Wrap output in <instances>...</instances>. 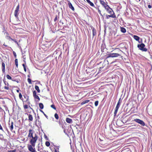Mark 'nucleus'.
Listing matches in <instances>:
<instances>
[{
    "mask_svg": "<svg viewBox=\"0 0 152 152\" xmlns=\"http://www.w3.org/2000/svg\"><path fill=\"white\" fill-rule=\"evenodd\" d=\"M64 133H65V130H64Z\"/></svg>",
    "mask_w": 152,
    "mask_h": 152,
    "instance_id": "obj_51",
    "label": "nucleus"
},
{
    "mask_svg": "<svg viewBox=\"0 0 152 152\" xmlns=\"http://www.w3.org/2000/svg\"><path fill=\"white\" fill-rule=\"evenodd\" d=\"M13 54L14 55V56L15 57V58H16V56H17V55H16V54L15 53V51H13Z\"/></svg>",
    "mask_w": 152,
    "mask_h": 152,
    "instance_id": "obj_35",
    "label": "nucleus"
},
{
    "mask_svg": "<svg viewBox=\"0 0 152 152\" xmlns=\"http://www.w3.org/2000/svg\"><path fill=\"white\" fill-rule=\"evenodd\" d=\"M39 105L40 109H42L43 108L44 106L43 104L42 103H39Z\"/></svg>",
    "mask_w": 152,
    "mask_h": 152,
    "instance_id": "obj_24",
    "label": "nucleus"
},
{
    "mask_svg": "<svg viewBox=\"0 0 152 152\" xmlns=\"http://www.w3.org/2000/svg\"><path fill=\"white\" fill-rule=\"evenodd\" d=\"M27 80H28V83L29 84H31L32 83H31V80L30 79L28 78L27 79Z\"/></svg>",
    "mask_w": 152,
    "mask_h": 152,
    "instance_id": "obj_31",
    "label": "nucleus"
},
{
    "mask_svg": "<svg viewBox=\"0 0 152 152\" xmlns=\"http://www.w3.org/2000/svg\"><path fill=\"white\" fill-rule=\"evenodd\" d=\"M34 130L30 129L29 130L28 137L31 138L30 141V143L33 147H34L36 141L38 139V136L35 133L34 135Z\"/></svg>",
    "mask_w": 152,
    "mask_h": 152,
    "instance_id": "obj_1",
    "label": "nucleus"
},
{
    "mask_svg": "<svg viewBox=\"0 0 152 152\" xmlns=\"http://www.w3.org/2000/svg\"><path fill=\"white\" fill-rule=\"evenodd\" d=\"M37 152L36 151V152Z\"/></svg>",
    "mask_w": 152,
    "mask_h": 152,
    "instance_id": "obj_55",
    "label": "nucleus"
},
{
    "mask_svg": "<svg viewBox=\"0 0 152 152\" xmlns=\"http://www.w3.org/2000/svg\"><path fill=\"white\" fill-rule=\"evenodd\" d=\"M99 102L98 101H96L95 102V105L96 106H97Z\"/></svg>",
    "mask_w": 152,
    "mask_h": 152,
    "instance_id": "obj_33",
    "label": "nucleus"
},
{
    "mask_svg": "<svg viewBox=\"0 0 152 152\" xmlns=\"http://www.w3.org/2000/svg\"><path fill=\"white\" fill-rule=\"evenodd\" d=\"M35 89L37 91L38 93L40 92V91L39 88V87L37 86L36 85L35 86Z\"/></svg>",
    "mask_w": 152,
    "mask_h": 152,
    "instance_id": "obj_21",
    "label": "nucleus"
},
{
    "mask_svg": "<svg viewBox=\"0 0 152 152\" xmlns=\"http://www.w3.org/2000/svg\"><path fill=\"white\" fill-rule=\"evenodd\" d=\"M44 114L45 115V117H46V118H47L48 116H47L46 115H45V113H44Z\"/></svg>",
    "mask_w": 152,
    "mask_h": 152,
    "instance_id": "obj_46",
    "label": "nucleus"
},
{
    "mask_svg": "<svg viewBox=\"0 0 152 152\" xmlns=\"http://www.w3.org/2000/svg\"><path fill=\"white\" fill-rule=\"evenodd\" d=\"M28 77H30L29 75H28Z\"/></svg>",
    "mask_w": 152,
    "mask_h": 152,
    "instance_id": "obj_52",
    "label": "nucleus"
},
{
    "mask_svg": "<svg viewBox=\"0 0 152 152\" xmlns=\"http://www.w3.org/2000/svg\"><path fill=\"white\" fill-rule=\"evenodd\" d=\"M111 17L113 18H116V16L115 15H106V19H109Z\"/></svg>",
    "mask_w": 152,
    "mask_h": 152,
    "instance_id": "obj_13",
    "label": "nucleus"
},
{
    "mask_svg": "<svg viewBox=\"0 0 152 152\" xmlns=\"http://www.w3.org/2000/svg\"><path fill=\"white\" fill-rule=\"evenodd\" d=\"M99 140L101 141H102V140L100 138H99Z\"/></svg>",
    "mask_w": 152,
    "mask_h": 152,
    "instance_id": "obj_50",
    "label": "nucleus"
},
{
    "mask_svg": "<svg viewBox=\"0 0 152 152\" xmlns=\"http://www.w3.org/2000/svg\"><path fill=\"white\" fill-rule=\"evenodd\" d=\"M89 101H90V100H85V101H83L82 102L81 104V105H83L86 103L88 102Z\"/></svg>",
    "mask_w": 152,
    "mask_h": 152,
    "instance_id": "obj_20",
    "label": "nucleus"
},
{
    "mask_svg": "<svg viewBox=\"0 0 152 152\" xmlns=\"http://www.w3.org/2000/svg\"><path fill=\"white\" fill-rule=\"evenodd\" d=\"M36 94H37L36 91H34L33 92V95L34 97L36 96H37V95Z\"/></svg>",
    "mask_w": 152,
    "mask_h": 152,
    "instance_id": "obj_32",
    "label": "nucleus"
},
{
    "mask_svg": "<svg viewBox=\"0 0 152 152\" xmlns=\"http://www.w3.org/2000/svg\"><path fill=\"white\" fill-rule=\"evenodd\" d=\"M16 91L18 92V93L19 91V90H16Z\"/></svg>",
    "mask_w": 152,
    "mask_h": 152,
    "instance_id": "obj_45",
    "label": "nucleus"
},
{
    "mask_svg": "<svg viewBox=\"0 0 152 152\" xmlns=\"http://www.w3.org/2000/svg\"><path fill=\"white\" fill-rule=\"evenodd\" d=\"M40 111H41V112H42V113H44V112L43 111H42V110H40Z\"/></svg>",
    "mask_w": 152,
    "mask_h": 152,
    "instance_id": "obj_47",
    "label": "nucleus"
},
{
    "mask_svg": "<svg viewBox=\"0 0 152 152\" xmlns=\"http://www.w3.org/2000/svg\"><path fill=\"white\" fill-rule=\"evenodd\" d=\"M9 127L11 131H12L13 129V122H11V124L9 123Z\"/></svg>",
    "mask_w": 152,
    "mask_h": 152,
    "instance_id": "obj_12",
    "label": "nucleus"
},
{
    "mask_svg": "<svg viewBox=\"0 0 152 152\" xmlns=\"http://www.w3.org/2000/svg\"><path fill=\"white\" fill-rule=\"evenodd\" d=\"M32 145H29L28 146V150L31 152H35L36 150H35V148H34L33 147Z\"/></svg>",
    "mask_w": 152,
    "mask_h": 152,
    "instance_id": "obj_9",
    "label": "nucleus"
},
{
    "mask_svg": "<svg viewBox=\"0 0 152 152\" xmlns=\"http://www.w3.org/2000/svg\"><path fill=\"white\" fill-rule=\"evenodd\" d=\"M66 121L69 124H72L73 122L72 119L68 118H66Z\"/></svg>",
    "mask_w": 152,
    "mask_h": 152,
    "instance_id": "obj_14",
    "label": "nucleus"
},
{
    "mask_svg": "<svg viewBox=\"0 0 152 152\" xmlns=\"http://www.w3.org/2000/svg\"><path fill=\"white\" fill-rule=\"evenodd\" d=\"M100 3L102 5L104 6L105 9H106L107 7H109L108 5L107 4V3L104 1L100 0Z\"/></svg>",
    "mask_w": 152,
    "mask_h": 152,
    "instance_id": "obj_7",
    "label": "nucleus"
},
{
    "mask_svg": "<svg viewBox=\"0 0 152 152\" xmlns=\"http://www.w3.org/2000/svg\"><path fill=\"white\" fill-rule=\"evenodd\" d=\"M107 11L110 15H115L114 12L113 10L109 6L108 8H107L106 9Z\"/></svg>",
    "mask_w": 152,
    "mask_h": 152,
    "instance_id": "obj_8",
    "label": "nucleus"
},
{
    "mask_svg": "<svg viewBox=\"0 0 152 152\" xmlns=\"http://www.w3.org/2000/svg\"><path fill=\"white\" fill-rule=\"evenodd\" d=\"M57 20V15H56L54 19V21L56 22Z\"/></svg>",
    "mask_w": 152,
    "mask_h": 152,
    "instance_id": "obj_39",
    "label": "nucleus"
},
{
    "mask_svg": "<svg viewBox=\"0 0 152 152\" xmlns=\"http://www.w3.org/2000/svg\"><path fill=\"white\" fill-rule=\"evenodd\" d=\"M130 127L132 129H135L137 127V126L136 125L134 124L130 126Z\"/></svg>",
    "mask_w": 152,
    "mask_h": 152,
    "instance_id": "obj_25",
    "label": "nucleus"
},
{
    "mask_svg": "<svg viewBox=\"0 0 152 152\" xmlns=\"http://www.w3.org/2000/svg\"><path fill=\"white\" fill-rule=\"evenodd\" d=\"M34 98L35 99H37L38 100V101H39L40 100L39 98L37 95L36 96H34Z\"/></svg>",
    "mask_w": 152,
    "mask_h": 152,
    "instance_id": "obj_30",
    "label": "nucleus"
},
{
    "mask_svg": "<svg viewBox=\"0 0 152 152\" xmlns=\"http://www.w3.org/2000/svg\"><path fill=\"white\" fill-rule=\"evenodd\" d=\"M2 71L3 72H5V64L4 63L2 62Z\"/></svg>",
    "mask_w": 152,
    "mask_h": 152,
    "instance_id": "obj_17",
    "label": "nucleus"
},
{
    "mask_svg": "<svg viewBox=\"0 0 152 152\" xmlns=\"http://www.w3.org/2000/svg\"><path fill=\"white\" fill-rule=\"evenodd\" d=\"M118 50L119 52H121V50H119V49H118Z\"/></svg>",
    "mask_w": 152,
    "mask_h": 152,
    "instance_id": "obj_49",
    "label": "nucleus"
},
{
    "mask_svg": "<svg viewBox=\"0 0 152 152\" xmlns=\"http://www.w3.org/2000/svg\"><path fill=\"white\" fill-rule=\"evenodd\" d=\"M121 32L123 33H124L126 32V30L123 27H121Z\"/></svg>",
    "mask_w": 152,
    "mask_h": 152,
    "instance_id": "obj_23",
    "label": "nucleus"
},
{
    "mask_svg": "<svg viewBox=\"0 0 152 152\" xmlns=\"http://www.w3.org/2000/svg\"><path fill=\"white\" fill-rule=\"evenodd\" d=\"M6 77L7 78V79L9 80H12L13 81H15V80H13L11 77H10L9 75H6Z\"/></svg>",
    "mask_w": 152,
    "mask_h": 152,
    "instance_id": "obj_22",
    "label": "nucleus"
},
{
    "mask_svg": "<svg viewBox=\"0 0 152 152\" xmlns=\"http://www.w3.org/2000/svg\"><path fill=\"white\" fill-rule=\"evenodd\" d=\"M45 144L48 147L50 145V142L48 141H46Z\"/></svg>",
    "mask_w": 152,
    "mask_h": 152,
    "instance_id": "obj_29",
    "label": "nucleus"
},
{
    "mask_svg": "<svg viewBox=\"0 0 152 152\" xmlns=\"http://www.w3.org/2000/svg\"><path fill=\"white\" fill-rule=\"evenodd\" d=\"M19 5H18L17 6L16 8L15 9V12H14L15 16L17 18V17H18V15L19 14V13H18V12L19 10Z\"/></svg>",
    "mask_w": 152,
    "mask_h": 152,
    "instance_id": "obj_6",
    "label": "nucleus"
},
{
    "mask_svg": "<svg viewBox=\"0 0 152 152\" xmlns=\"http://www.w3.org/2000/svg\"><path fill=\"white\" fill-rule=\"evenodd\" d=\"M99 13H100L101 15L102 16V15L101 13V11L100 10H99Z\"/></svg>",
    "mask_w": 152,
    "mask_h": 152,
    "instance_id": "obj_48",
    "label": "nucleus"
},
{
    "mask_svg": "<svg viewBox=\"0 0 152 152\" xmlns=\"http://www.w3.org/2000/svg\"><path fill=\"white\" fill-rule=\"evenodd\" d=\"M151 152H152V143H151Z\"/></svg>",
    "mask_w": 152,
    "mask_h": 152,
    "instance_id": "obj_42",
    "label": "nucleus"
},
{
    "mask_svg": "<svg viewBox=\"0 0 152 152\" xmlns=\"http://www.w3.org/2000/svg\"><path fill=\"white\" fill-rule=\"evenodd\" d=\"M9 37L10 39H11L12 40L14 41V42H15V43H16V44H17L18 45V42H17V41L15 40V39H12V38H11L10 37Z\"/></svg>",
    "mask_w": 152,
    "mask_h": 152,
    "instance_id": "obj_27",
    "label": "nucleus"
},
{
    "mask_svg": "<svg viewBox=\"0 0 152 152\" xmlns=\"http://www.w3.org/2000/svg\"><path fill=\"white\" fill-rule=\"evenodd\" d=\"M68 4L69 7L72 10L74 11L75 9L72 6V4L69 1H68Z\"/></svg>",
    "mask_w": 152,
    "mask_h": 152,
    "instance_id": "obj_11",
    "label": "nucleus"
},
{
    "mask_svg": "<svg viewBox=\"0 0 152 152\" xmlns=\"http://www.w3.org/2000/svg\"><path fill=\"white\" fill-rule=\"evenodd\" d=\"M60 121H59V124H60Z\"/></svg>",
    "mask_w": 152,
    "mask_h": 152,
    "instance_id": "obj_53",
    "label": "nucleus"
},
{
    "mask_svg": "<svg viewBox=\"0 0 152 152\" xmlns=\"http://www.w3.org/2000/svg\"><path fill=\"white\" fill-rule=\"evenodd\" d=\"M24 108L25 109H27L28 108V105H25L24 106Z\"/></svg>",
    "mask_w": 152,
    "mask_h": 152,
    "instance_id": "obj_38",
    "label": "nucleus"
},
{
    "mask_svg": "<svg viewBox=\"0 0 152 152\" xmlns=\"http://www.w3.org/2000/svg\"><path fill=\"white\" fill-rule=\"evenodd\" d=\"M22 66H23V68L26 67L25 66V64H22Z\"/></svg>",
    "mask_w": 152,
    "mask_h": 152,
    "instance_id": "obj_44",
    "label": "nucleus"
},
{
    "mask_svg": "<svg viewBox=\"0 0 152 152\" xmlns=\"http://www.w3.org/2000/svg\"><path fill=\"white\" fill-rule=\"evenodd\" d=\"M121 55L118 53H110L107 54V58H110V57H116L118 56H120Z\"/></svg>",
    "mask_w": 152,
    "mask_h": 152,
    "instance_id": "obj_3",
    "label": "nucleus"
},
{
    "mask_svg": "<svg viewBox=\"0 0 152 152\" xmlns=\"http://www.w3.org/2000/svg\"><path fill=\"white\" fill-rule=\"evenodd\" d=\"M87 2L90 4V5L92 6V7H94V4L92 3L91 2L90 0H86Z\"/></svg>",
    "mask_w": 152,
    "mask_h": 152,
    "instance_id": "obj_18",
    "label": "nucleus"
},
{
    "mask_svg": "<svg viewBox=\"0 0 152 152\" xmlns=\"http://www.w3.org/2000/svg\"><path fill=\"white\" fill-rule=\"evenodd\" d=\"M140 0H139V1H140Z\"/></svg>",
    "mask_w": 152,
    "mask_h": 152,
    "instance_id": "obj_54",
    "label": "nucleus"
},
{
    "mask_svg": "<svg viewBox=\"0 0 152 152\" xmlns=\"http://www.w3.org/2000/svg\"><path fill=\"white\" fill-rule=\"evenodd\" d=\"M54 117L57 120H58L59 118V116L58 114L56 113L55 114Z\"/></svg>",
    "mask_w": 152,
    "mask_h": 152,
    "instance_id": "obj_28",
    "label": "nucleus"
},
{
    "mask_svg": "<svg viewBox=\"0 0 152 152\" xmlns=\"http://www.w3.org/2000/svg\"><path fill=\"white\" fill-rule=\"evenodd\" d=\"M145 45L144 43H142L141 44H138L137 47L139 49L142 51L146 52L147 51V49L145 48Z\"/></svg>",
    "mask_w": 152,
    "mask_h": 152,
    "instance_id": "obj_2",
    "label": "nucleus"
},
{
    "mask_svg": "<svg viewBox=\"0 0 152 152\" xmlns=\"http://www.w3.org/2000/svg\"><path fill=\"white\" fill-rule=\"evenodd\" d=\"M4 84L5 85V86L4 87V88L6 90H8L9 88L8 86H9V84L6 81H5V80H3Z\"/></svg>",
    "mask_w": 152,
    "mask_h": 152,
    "instance_id": "obj_10",
    "label": "nucleus"
},
{
    "mask_svg": "<svg viewBox=\"0 0 152 152\" xmlns=\"http://www.w3.org/2000/svg\"><path fill=\"white\" fill-rule=\"evenodd\" d=\"M9 152H15V150H10Z\"/></svg>",
    "mask_w": 152,
    "mask_h": 152,
    "instance_id": "obj_40",
    "label": "nucleus"
},
{
    "mask_svg": "<svg viewBox=\"0 0 152 152\" xmlns=\"http://www.w3.org/2000/svg\"><path fill=\"white\" fill-rule=\"evenodd\" d=\"M15 64L17 68L18 67V60L17 59H16L15 60Z\"/></svg>",
    "mask_w": 152,
    "mask_h": 152,
    "instance_id": "obj_26",
    "label": "nucleus"
},
{
    "mask_svg": "<svg viewBox=\"0 0 152 152\" xmlns=\"http://www.w3.org/2000/svg\"><path fill=\"white\" fill-rule=\"evenodd\" d=\"M134 121L140 124L142 126H144L145 125V123L143 121L139 119H135Z\"/></svg>",
    "mask_w": 152,
    "mask_h": 152,
    "instance_id": "obj_5",
    "label": "nucleus"
},
{
    "mask_svg": "<svg viewBox=\"0 0 152 152\" xmlns=\"http://www.w3.org/2000/svg\"><path fill=\"white\" fill-rule=\"evenodd\" d=\"M25 98L26 99V101H27L28 99V96H24Z\"/></svg>",
    "mask_w": 152,
    "mask_h": 152,
    "instance_id": "obj_37",
    "label": "nucleus"
},
{
    "mask_svg": "<svg viewBox=\"0 0 152 152\" xmlns=\"http://www.w3.org/2000/svg\"><path fill=\"white\" fill-rule=\"evenodd\" d=\"M148 7L149 8H151L152 7L150 5H148Z\"/></svg>",
    "mask_w": 152,
    "mask_h": 152,
    "instance_id": "obj_41",
    "label": "nucleus"
},
{
    "mask_svg": "<svg viewBox=\"0 0 152 152\" xmlns=\"http://www.w3.org/2000/svg\"><path fill=\"white\" fill-rule=\"evenodd\" d=\"M133 37L136 41H138L139 43H141V42L139 41L140 38L138 36L136 35H134Z\"/></svg>",
    "mask_w": 152,
    "mask_h": 152,
    "instance_id": "obj_15",
    "label": "nucleus"
},
{
    "mask_svg": "<svg viewBox=\"0 0 152 152\" xmlns=\"http://www.w3.org/2000/svg\"><path fill=\"white\" fill-rule=\"evenodd\" d=\"M28 120L30 121H32L33 120V116L32 115L29 114L28 116Z\"/></svg>",
    "mask_w": 152,
    "mask_h": 152,
    "instance_id": "obj_16",
    "label": "nucleus"
},
{
    "mask_svg": "<svg viewBox=\"0 0 152 152\" xmlns=\"http://www.w3.org/2000/svg\"><path fill=\"white\" fill-rule=\"evenodd\" d=\"M24 68V71L25 72H26V67H24L23 68Z\"/></svg>",
    "mask_w": 152,
    "mask_h": 152,
    "instance_id": "obj_43",
    "label": "nucleus"
},
{
    "mask_svg": "<svg viewBox=\"0 0 152 152\" xmlns=\"http://www.w3.org/2000/svg\"><path fill=\"white\" fill-rule=\"evenodd\" d=\"M19 96L20 99H21V98H22V95L21 93H19Z\"/></svg>",
    "mask_w": 152,
    "mask_h": 152,
    "instance_id": "obj_36",
    "label": "nucleus"
},
{
    "mask_svg": "<svg viewBox=\"0 0 152 152\" xmlns=\"http://www.w3.org/2000/svg\"><path fill=\"white\" fill-rule=\"evenodd\" d=\"M121 98H120L118 101V103L117 104V105L116 107L115 108V111H114V116H115L116 115V114L117 113V112H118V110L120 107V104L121 103Z\"/></svg>",
    "mask_w": 152,
    "mask_h": 152,
    "instance_id": "obj_4",
    "label": "nucleus"
},
{
    "mask_svg": "<svg viewBox=\"0 0 152 152\" xmlns=\"http://www.w3.org/2000/svg\"><path fill=\"white\" fill-rule=\"evenodd\" d=\"M93 36V37L96 34V31L95 29L93 28L92 29Z\"/></svg>",
    "mask_w": 152,
    "mask_h": 152,
    "instance_id": "obj_19",
    "label": "nucleus"
},
{
    "mask_svg": "<svg viewBox=\"0 0 152 152\" xmlns=\"http://www.w3.org/2000/svg\"><path fill=\"white\" fill-rule=\"evenodd\" d=\"M51 107L55 110H56V108L55 105L54 104H52L51 105Z\"/></svg>",
    "mask_w": 152,
    "mask_h": 152,
    "instance_id": "obj_34",
    "label": "nucleus"
}]
</instances>
